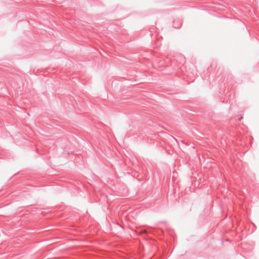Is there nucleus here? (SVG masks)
<instances>
[{"mask_svg":"<svg viewBox=\"0 0 259 259\" xmlns=\"http://www.w3.org/2000/svg\"><path fill=\"white\" fill-rule=\"evenodd\" d=\"M173 25H174V27H175V28H179L180 27V26H181V24H179L178 25H176V22H174Z\"/></svg>","mask_w":259,"mask_h":259,"instance_id":"f257e3e1","label":"nucleus"}]
</instances>
